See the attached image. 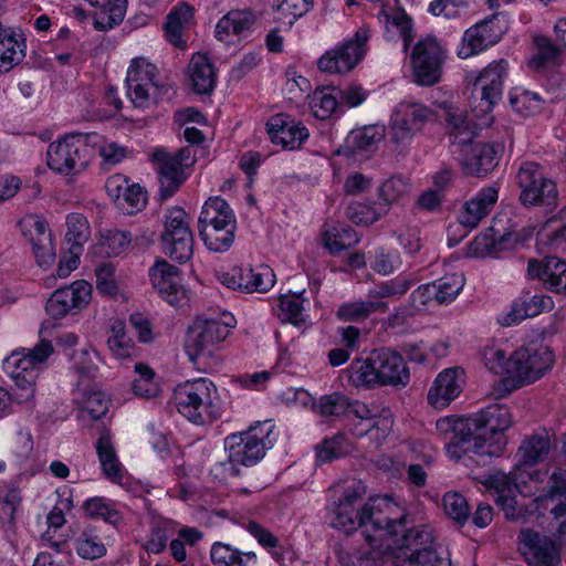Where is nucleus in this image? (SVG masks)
<instances>
[{"instance_id":"f257e3e1","label":"nucleus","mask_w":566,"mask_h":566,"mask_svg":"<svg viewBox=\"0 0 566 566\" xmlns=\"http://www.w3.org/2000/svg\"><path fill=\"white\" fill-rule=\"evenodd\" d=\"M512 424L506 406L491 405L470 416L441 418L436 428L448 441L447 454L459 461L467 453L488 459L500 457L507 446L505 432Z\"/></svg>"},{"instance_id":"f03ea898","label":"nucleus","mask_w":566,"mask_h":566,"mask_svg":"<svg viewBox=\"0 0 566 566\" xmlns=\"http://www.w3.org/2000/svg\"><path fill=\"white\" fill-rule=\"evenodd\" d=\"M334 501L329 507L331 526L345 534L361 528V534L373 549L382 546L384 536L397 533L401 521H392L382 506H388L379 499H369L359 510L366 486L358 480H346L332 488Z\"/></svg>"},{"instance_id":"7ed1b4c3","label":"nucleus","mask_w":566,"mask_h":566,"mask_svg":"<svg viewBox=\"0 0 566 566\" xmlns=\"http://www.w3.org/2000/svg\"><path fill=\"white\" fill-rule=\"evenodd\" d=\"M350 384L357 388H405L410 370L403 356L389 347L374 349L365 358H355L345 370Z\"/></svg>"},{"instance_id":"20e7f679","label":"nucleus","mask_w":566,"mask_h":566,"mask_svg":"<svg viewBox=\"0 0 566 566\" xmlns=\"http://www.w3.org/2000/svg\"><path fill=\"white\" fill-rule=\"evenodd\" d=\"M171 399L178 412L196 424L213 422L221 416L218 389L208 378L177 385Z\"/></svg>"},{"instance_id":"39448f33","label":"nucleus","mask_w":566,"mask_h":566,"mask_svg":"<svg viewBox=\"0 0 566 566\" xmlns=\"http://www.w3.org/2000/svg\"><path fill=\"white\" fill-rule=\"evenodd\" d=\"M99 142L101 135L97 133L65 135L49 145L48 166L60 175H78L87 168L92 159L90 145H97Z\"/></svg>"},{"instance_id":"423d86ee","label":"nucleus","mask_w":566,"mask_h":566,"mask_svg":"<svg viewBox=\"0 0 566 566\" xmlns=\"http://www.w3.org/2000/svg\"><path fill=\"white\" fill-rule=\"evenodd\" d=\"M53 352L51 342L41 339L32 349L13 352L3 360V369L21 390V400H30L34 395V385L39 376V366Z\"/></svg>"},{"instance_id":"0eeeda50","label":"nucleus","mask_w":566,"mask_h":566,"mask_svg":"<svg viewBox=\"0 0 566 566\" xmlns=\"http://www.w3.org/2000/svg\"><path fill=\"white\" fill-rule=\"evenodd\" d=\"M273 428L271 421H265L250 427L247 431L231 433L224 439V450L241 465H254L264 458L266 450L272 448L270 434Z\"/></svg>"},{"instance_id":"6e6552de","label":"nucleus","mask_w":566,"mask_h":566,"mask_svg":"<svg viewBox=\"0 0 566 566\" xmlns=\"http://www.w3.org/2000/svg\"><path fill=\"white\" fill-rule=\"evenodd\" d=\"M554 354L545 345L531 343L512 353L510 384L521 388L544 376L553 367Z\"/></svg>"},{"instance_id":"1a4fd4ad","label":"nucleus","mask_w":566,"mask_h":566,"mask_svg":"<svg viewBox=\"0 0 566 566\" xmlns=\"http://www.w3.org/2000/svg\"><path fill=\"white\" fill-rule=\"evenodd\" d=\"M523 206H541L553 209L557 206L558 192L553 180L545 177L542 167L533 161L523 163L516 174Z\"/></svg>"},{"instance_id":"9d476101","label":"nucleus","mask_w":566,"mask_h":566,"mask_svg":"<svg viewBox=\"0 0 566 566\" xmlns=\"http://www.w3.org/2000/svg\"><path fill=\"white\" fill-rule=\"evenodd\" d=\"M370 31L359 28L355 35L343 44L326 51L317 61L318 70L329 74L352 71L364 57Z\"/></svg>"},{"instance_id":"9b49d317","label":"nucleus","mask_w":566,"mask_h":566,"mask_svg":"<svg viewBox=\"0 0 566 566\" xmlns=\"http://www.w3.org/2000/svg\"><path fill=\"white\" fill-rule=\"evenodd\" d=\"M436 112L427 105L406 98L398 103L390 120V134L395 143H405L422 132L424 125L434 120Z\"/></svg>"},{"instance_id":"f8f14e48","label":"nucleus","mask_w":566,"mask_h":566,"mask_svg":"<svg viewBox=\"0 0 566 566\" xmlns=\"http://www.w3.org/2000/svg\"><path fill=\"white\" fill-rule=\"evenodd\" d=\"M234 326V317L227 315L226 319L199 318L190 327L187 338V349L191 360L200 356H210L212 349L223 342L230 328Z\"/></svg>"},{"instance_id":"ddd939ff","label":"nucleus","mask_w":566,"mask_h":566,"mask_svg":"<svg viewBox=\"0 0 566 566\" xmlns=\"http://www.w3.org/2000/svg\"><path fill=\"white\" fill-rule=\"evenodd\" d=\"M127 96L136 107H147L159 93L158 69L145 57L132 60L126 75Z\"/></svg>"},{"instance_id":"4468645a","label":"nucleus","mask_w":566,"mask_h":566,"mask_svg":"<svg viewBox=\"0 0 566 566\" xmlns=\"http://www.w3.org/2000/svg\"><path fill=\"white\" fill-rule=\"evenodd\" d=\"M507 30V18L502 13L492 14L464 32L458 55L461 59H467L484 51L496 44Z\"/></svg>"},{"instance_id":"2eb2a0df","label":"nucleus","mask_w":566,"mask_h":566,"mask_svg":"<svg viewBox=\"0 0 566 566\" xmlns=\"http://www.w3.org/2000/svg\"><path fill=\"white\" fill-rule=\"evenodd\" d=\"M507 74V61L491 62L473 84V97L480 99L479 106L473 105L476 116L491 113L493 106L501 99L503 83Z\"/></svg>"},{"instance_id":"dca6fc26","label":"nucleus","mask_w":566,"mask_h":566,"mask_svg":"<svg viewBox=\"0 0 566 566\" xmlns=\"http://www.w3.org/2000/svg\"><path fill=\"white\" fill-rule=\"evenodd\" d=\"M444 51L434 38L420 40L411 53L415 80L419 85L431 86L441 77Z\"/></svg>"},{"instance_id":"f3484780","label":"nucleus","mask_w":566,"mask_h":566,"mask_svg":"<svg viewBox=\"0 0 566 566\" xmlns=\"http://www.w3.org/2000/svg\"><path fill=\"white\" fill-rule=\"evenodd\" d=\"M518 539V549L530 566H558L560 564L559 549L549 536L533 530H523Z\"/></svg>"},{"instance_id":"a211bd4d","label":"nucleus","mask_w":566,"mask_h":566,"mask_svg":"<svg viewBox=\"0 0 566 566\" xmlns=\"http://www.w3.org/2000/svg\"><path fill=\"white\" fill-rule=\"evenodd\" d=\"M19 227L30 241L38 264L42 268L53 264L55 251L46 220L39 214H27L19 221Z\"/></svg>"},{"instance_id":"6ab92c4d","label":"nucleus","mask_w":566,"mask_h":566,"mask_svg":"<svg viewBox=\"0 0 566 566\" xmlns=\"http://www.w3.org/2000/svg\"><path fill=\"white\" fill-rule=\"evenodd\" d=\"M92 286L86 281H75L70 286H64L51 295L45 310L53 318H61L69 314H75L84 308L91 301Z\"/></svg>"},{"instance_id":"aec40b11","label":"nucleus","mask_w":566,"mask_h":566,"mask_svg":"<svg viewBox=\"0 0 566 566\" xmlns=\"http://www.w3.org/2000/svg\"><path fill=\"white\" fill-rule=\"evenodd\" d=\"M392 521H401V526L397 527V533L387 534L384 541L390 536H397L401 533L399 542L400 557L403 560L413 558L418 553L437 551L434 546L433 531L429 525H417L406 528V517L391 518Z\"/></svg>"},{"instance_id":"412c9836","label":"nucleus","mask_w":566,"mask_h":566,"mask_svg":"<svg viewBox=\"0 0 566 566\" xmlns=\"http://www.w3.org/2000/svg\"><path fill=\"white\" fill-rule=\"evenodd\" d=\"M271 142L283 149L295 150L308 138V129L287 114H276L266 123Z\"/></svg>"},{"instance_id":"4be33fe9","label":"nucleus","mask_w":566,"mask_h":566,"mask_svg":"<svg viewBox=\"0 0 566 566\" xmlns=\"http://www.w3.org/2000/svg\"><path fill=\"white\" fill-rule=\"evenodd\" d=\"M159 181V198L166 200L174 196L186 180L185 169L171 157V153L159 147L151 155Z\"/></svg>"},{"instance_id":"5701e85b","label":"nucleus","mask_w":566,"mask_h":566,"mask_svg":"<svg viewBox=\"0 0 566 566\" xmlns=\"http://www.w3.org/2000/svg\"><path fill=\"white\" fill-rule=\"evenodd\" d=\"M503 151L501 144H475L464 147L461 166L465 174L484 177L493 170Z\"/></svg>"},{"instance_id":"b1692460","label":"nucleus","mask_w":566,"mask_h":566,"mask_svg":"<svg viewBox=\"0 0 566 566\" xmlns=\"http://www.w3.org/2000/svg\"><path fill=\"white\" fill-rule=\"evenodd\" d=\"M527 275L541 281L552 292H566V262L557 256H546L542 261L531 259Z\"/></svg>"},{"instance_id":"393cba45","label":"nucleus","mask_w":566,"mask_h":566,"mask_svg":"<svg viewBox=\"0 0 566 566\" xmlns=\"http://www.w3.org/2000/svg\"><path fill=\"white\" fill-rule=\"evenodd\" d=\"M464 371L460 367L441 371L428 391V402L434 408H444L462 391Z\"/></svg>"},{"instance_id":"a878e982","label":"nucleus","mask_w":566,"mask_h":566,"mask_svg":"<svg viewBox=\"0 0 566 566\" xmlns=\"http://www.w3.org/2000/svg\"><path fill=\"white\" fill-rule=\"evenodd\" d=\"M552 448V438L546 430L527 436L517 449L515 469L522 470V468L534 467L544 462L548 458Z\"/></svg>"},{"instance_id":"bb28decb","label":"nucleus","mask_w":566,"mask_h":566,"mask_svg":"<svg viewBox=\"0 0 566 566\" xmlns=\"http://www.w3.org/2000/svg\"><path fill=\"white\" fill-rule=\"evenodd\" d=\"M499 198L495 187H485L478 191L470 200L465 201L459 222L469 229H474L492 211Z\"/></svg>"},{"instance_id":"cd10ccee","label":"nucleus","mask_w":566,"mask_h":566,"mask_svg":"<svg viewBox=\"0 0 566 566\" xmlns=\"http://www.w3.org/2000/svg\"><path fill=\"white\" fill-rule=\"evenodd\" d=\"M553 307L554 302L548 295H525L513 304L510 312L499 318V323L503 326L516 325L525 318L535 317L544 312H549Z\"/></svg>"},{"instance_id":"c85d7f7f","label":"nucleus","mask_w":566,"mask_h":566,"mask_svg":"<svg viewBox=\"0 0 566 566\" xmlns=\"http://www.w3.org/2000/svg\"><path fill=\"white\" fill-rule=\"evenodd\" d=\"M148 274L154 289L161 297L169 304H175L181 290L178 268L164 259H157L155 264L149 268Z\"/></svg>"},{"instance_id":"c756f323","label":"nucleus","mask_w":566,"mask_h":566,"mask_svg":"<svg viewBox=\"0 0 566 566\" xmlns=\"http://www.w3.org/2000/svg\"><path fill=\"white\" fill-rule=\"evenodd\" d=\"M95 450L104 475L112 482L119 483L124 476L109 429H103L95 442Z\"/></svg>"},{"instance_id":"7c9ffc66","label":"nucleus","mask_w":566,"mask_h":566,"mask_svg":"<svg viewBox=\"0 0 566 566\" xmlns=\"http://www.w3.org/2000/svg\"><path fill=\"white\" fill-rule=\"evenodd\" d=\"M258 14L252 9H235L223 15L216 25V38L229 42L231 35H240L253 29Z\"/></svg>"},{"instance_id":"2f4dec72","label":"nucleus","mask_w":566,"mask_h":566,"mask_svg":"<svg viewBox=\"0 0 566 566\" xmlns=\"http://www.w3.org/2000/svg\"><path fill=\"white\" fill-rule=\"evenodd\" d=\"M151 241V238L145 235L142 239L136 237L135 240H133L130 232L112 229L101 234L96 244V252L102 256L113 258L125 251L132 242H134V244L148 245Z\"/></svg>"},{"instance_id":"473e14b6","label":"nucleus","mask_w":566,"mask_h":566,"mask_svg":"<svg viewBox=\"0 0 566 566\" xmlns=\"http://www.w3.org/2000/svg\"><path fill=\"white\" fill-rule=\"evenodd\" d=\"M192 88L198 94H211L217 83L216 70L208 56L195 54L189 63Z\"/></svg>"},{"instance_id":"72a5a7b5","label":"nucleus","mask_w":566,"mask_h":566,"mask_svg":"<svg viewBox=\"0 0 566 566\" xmlns=\"http://www.w3.org/2000/svg\"><path fill=\"white\" fill-rule=\"evenodd\" d=\"M92 7L98 9L94 15L97 30L106 31L119 24L126 12V0H86Z\"/></svg>"},{"instance_id":"f704fd0d","label":"nucleus","mask_w":566,"mask_h":566,"mask_svg":"<svg viewBox=\"0 0 566 566\" xmlns=\"http://www.w3.org/2000/svg\"><path fill=\"white\" fill-rule=\"evenodd\" d=\"M388 311V302L368 298L339 305L336 311V317L344 322H361L374 313H387Z\"/></svg>"},{"instance_id":"c9c22d12","label":"nucleus","mask_w":566,"mask_h":566,"mask_svg":"<svg viewBox=\"0 0 566 566\" xmlns=\"http://www.w3.org/2000/svg\"><path fill=\"white\" fill-rule=\"evenodd\" d=\"M210 558L220 566H256L258 557L254 552H242L229 544L217 542L210 551Z\"/></svg>"},{"instance_id":"e433bc0d","label":"nucleus","mask_w":566,"mask_h":566,"mask_svg":"<svg viewBox=\"0 0 566 566\" xmlns=\"http://www.w3.org/2000/svg\"><path fill=\"white\" fill-rule=\"evenodd\" d=\"M198 222V227H212L237 223V220L228 202L220 197H213L205 202Z\"/></svg>"},{"instance_id":"4c0bfd02","label":"nucleus","mask_w":566,"mask_h":566,"mask_svg":"<svg viewBox=\"0 0 566 566\" xmlns=\"http://www.w3.org/2000/svg\"><path fill=\"white\" fill-rule=\"evenodd\" d=\"M452 144L467 147L476 135V125L462 111H449L446 117Z\"/></svg>"},{"instance_id":"58836bf2","label":"nucleus","mask_w":566,"mask_h":566,"mask_svg":"<svg viewBox=\"0 0 566 566\" xmlns=\"http://www.w3.org/2000/svg\"><path fill=\"white\" fill-rule=\"evenodd\" d=\"M510 233H499L493 228L486 229L483 233L475 237L471 243V254L476 258L497 256L505 250L510 240Z\"/></svg>"},{"instance_id":"ea45409f","label":"nucleus","mask_w":566,"mask_h":566,"mask_svg":"<svg viewBox=\"0 0 566 566\" xmlns=\"http://www.w3.org/2000/svg\"><path fill=\"white\" fill-rule=\"evenodd\" d=\"M313 4L314 0H273L274 21L289 30L297 19L313 8Z\"/></svg>"},{"instance_id":"a19ab883","label":"nucleus","mask_w":566,"mask_h":566,"mask_svg":"<svg viewBox=\"0 0 566 566\" xmlns=\"http://www.w3.org/2000/svg\"><path fill=\"white\" fill-rule=\"evenodd\" d=\"M198 229L203 243L210 251L224 252L234 241L237 223L198 227Z\"/></svg>"},{"instance_id":"79ce46f5","label":"nucleus","mask_w":566,"mask_h":566,"mask_svg":"<svg viewBox=\"0 0 566 566\" xmlns=\"http://www.w3.org/2000/svg\"><path fill=\"white\" fill-rule=\"evenodd\" d=\"M242 273V291L247 293L268 292L275 283V274L268 265L256 269L240 266Z\"/></svg>"},{"instance_id":"37998d69","label":"nucleus","mask_w":566,"mask_h":566,"mask_svg":"<svg viewBox=\"0 0 566 566\" xmlns=\"http://www.w3.org/2000/svg\"><path fill=\"white\" fill-rule=\"evenodd\" d=\"M192 17L191 8L187 4L175 8L166 18L164 30L166 39L176 48H182L185 41L182 39V32L186 24L189 23Z\"/></svg>"},{"instance_id":"c03bdc74","label":"nucleus","mask_w":566,"mask_h":566,"mask_svg":"<svg viewBox=\"0 0 566 566\" xmlns=\"http://www.w3.org/2000/svg\"><path fill=\"white\" fill-rule=\"evenodd\" d=\"M413 284V280L405 276L380 281L368 290L367 297L371 301H384V298L398 300L405 295Z\"/></svg>"},{"instance_id":"a18cd8bd","label":"nucleus","mask_w":566,"mask_h":566,"mask_svg":"<svg viewBox=\"0 0 566 566\" xmlns=\"http://www.w3.org/2000/svg\"><path fill=\"white\" fill-rule=\"evenodd\" d=\"M193 237L190 228V217L181 207H172L165 216L161 240Z\"/></svg>"},{"instance_id":"49530a36","label":"nucleus","mask_w":566,"mask_h":566,"mask_svg":"<svg viewBox=\"0 0 566 566\" xmlns=\"http://www.w3.org/2000/svg\"><path fill=\"white\" fill-rule=\"evenodd\" d=\"M24 56L13 32L0 23V73L10 71Z\"/></svg>"},{"instance_id":"de8ad7c7","label":"nucleus","mask_w":566,"mask_h":566,"mask_svg":"<svg viewBox=\"0 0 566 566\" xmlns=\"http://www.w3.org/2000/svg\"><path fill=\"white\" fill-rule=\"evenodd\" d=\"M83 509L90 517L102 518L112 525H117L123 520V515L116 507V504L105 497L95 496L87 499L83 504Z\"/></svg>"},{"instance_id":"09e8293b","label":"nucleus","mask_w":566,"mask_h":566,"mask_svg":"<svg viewBox=\"0 0 566 566\" xmlns=\"http://www.w3.org/2000/svg\"><path fill=\"white\" fill-rule=\"evenodd\" d=\"M381 138V128L370 125L352 130L346 138V143L354 154H359L371 150Z\"/></svg>"},{"instance_id":"8fccbe9b","label":"nucleus","mask_w":566,"mask_h":566,"mask_svg":"<svg viewBox=\"0 0 566 566\" xmlns=\"http://www.w3.org/2000/svg\"><path fill=\"white\" fill-rule=\"evenodd\" d=\"M387 213L386 205L352 201L346 210L348 219L357 226H369Z\"/></svg>"},{"instance_id":"3c124183","label":"nucleus","mask_w":566,"mask_h":566,"mask_svg":"<svg viewBox=\"0 0 566 566\" xmlns=\"http://www.w3.org/2000/svg\"><path fill=\"white\" fill-rule=\"evenodd\" d=\"M482 358L485 367L491 373L504 376L505 380L510 382L512 354L507 356L506 352L499 345H488L483 349Z\"/></svg>"},{"instance_id":"603ef678","label":"nucleus","mask_w":566,"mask_h":566,"mask_svg":"<svg viewBox=\"0 0 566 566\" xmlns=\"http://www.w3.org/2000/svg\"><path fill=\"white\" fill-rule=\"evenodd\" d=\"M438 294V304L452 303L465 284V277L462 273H450L432 281Z\"/></svg>"},{"instance_id":"864d4df0","label":"nucleus","mask_w":566,"mask_h":566,"mask_svg":"<svg viewBox=\"0 0 566 566\" xmlns=\"http://www.w3.org/2000/svg\"><path fill=\"white\" fill-rule=\"evenodd\" d=\"M356 231L349 226L335 227L325 233V245L332 254H338L343 250L359 242Z\"/></svg>"},{"instance_id":"5fc2aeb1","label":"nucleus","mask_w":566,"mask_h":566,"mask_svg":"<svg viewBox=\"0 0 566 566\" xmlns=\"http://www.w3.org/2000/svg\"><path fill=\"white\" fill-rule=\"evenodd\" d=\"M109 402L111 400L105 392L91 389L84 395L81 417L83 419L98 420L108 411Z\"/></svg>"},{"instance_id":"6e6d98bb","label":"nucleus","mask_w":566,"mask_h":566,"mask_svg":"<svg viewBox=\"0 0 566 566\" xmlns=\"http://www.w3.org/2000/svg\"><path fill=\"white\" fill-rule=\"evenodd\" d=\"M402 264L398 250L392 248L379 247L375 250L371 269L384 276L390 275Z\"/></svg>"},{"instance_id":"4d7b16f0","label":"nucleus","mask_w":566,"mask_h":566,"mask_svg":"<svg viewBox=\"0 0 566 566\" xmlns=\"http://www.w3.org/2000/svg\"><path fill=\"white\" fill-rule=\"evenodd\" d=\"M135 371L138 375L132 384V390L134 395L142 398L155 397L158 391V385L155 381V373L147 365L137 363L135 365Z\"/></svg>"},{"instance_id":"13d9d810","label":"nucleus","mask_w":566,"mask_h":566,"mask_svg":"<svg viewBox=\"0 0 566 566\" xmlns=\"http://www.w3.org/2000/svg\"><path fill=\"white\" fill-rule=\"evenodd\" d=\"M385 23L388 32L396 31L403 42V51L406 52L412 40V21L403 11H395L385 13Z\"/></svg>"},{"instance_id":"bf43d9fd","label":"nucleus","mask_w":566,"mask_h":566,"mask_svg":"<svg viewBox=\"0 0 566 566\" xmlns=\"http://www.w3.org/2000/svg\"><path fill=\"white\" fill-rule=\"evenodd\" d=\"M446 514L460 526L464 525L470 515V509L464 496L458 492H447L442 497Z\"/></svg>"},{"instance_id":"052dcab7","label":"nucleus","mask_w":566,"mask_h":566,"mask_svg":"<svg viewBox=\"0 0 566 566\" xmlns=\"http://www.w3.org/2000/svg\"><path fill=\"white\" fill-rule=\"evenodd\" d=\"M164 252L178 263L188 262L193 254V237L161 240Z\"/></svg>"},{"instance_id":"680f3d73","label":"nucleus","mask_w":566,"mask_h":566,"mask_svg":"<svg viewBox=\"0 0 566 566\" xmlns=\"http://www.w3.org/2000/svg\"><path fill=\"white\" fill-rule=\"evenodd\" d=\"M308 97L310 108L317 119L324 120L329 118L338 106L336 96L325 90L315 91Z\"/></svg>"},{"instance_id":"e2e57ef3","label":"nucleus","mask_w":566,"mask_h":566,"mask_svg":"<svg viewBox=\"0 0 566 566\" xmlns=\"http://www.w3.org/2000/svg\"><path fill=\"white\" fill-rule=\"evenodd\" d=\"M111 352L118 358H127L134 354V344L126 335L125 325L117 322L112 326V334L107 339Z\"/></svg>"},{"instance_id":"0e129e2a","label":"nucleus","mask_w":566,"mask_h":566,"mask_svg":"<svg viewBox=\"0 0 566 566\" xmlns=\"http://www.w3.org/2000/svg\"><path fill=\"white\" fill-rule=\"evenodd\" d=\"M409 193V184L402 177L394 176L387 179L379 187V196L382 199L381 205L389 206L402 200Z\"/></svg>"},{"instance_id":"69168bd1","label":"nucleus","mask_w":566,"mask_h":566,"mask_svg":"<svg viewBox=\"0 0 566 566\" xmlns=\"http://www.w3.org/2000/svg\"><path fill=\"white\" fill-rule=\"evenodd\" d=\"M281 321L300 325L305 322L303 316V298L301 294L283 295L279 302Z\"/></svg>"},{"instance_id":"338daca9","label":"nucleus","mask_w":566,"mask_h":566,"mask_svg":"<svg viewBox=\"0 0 566 566\" xmlns=\"http://www.w3.org/2000/svg\"><path fill=\"white\" fill-rule=\"evenodd\" d=\"M78 556L85 559L101 558L106 554V547L101 538L92 533L83 532L75 541Z\"/></svg>"},{"instance_id":"774afa93","label":"nucleus","mask_w":566,"mask_h":566,"mask_svg":"<svg viewBox=\"0 0 566 566\" xmlns=\"http://www.w3.org/2000/svg\"><path fill=\"white\" fill-rule=\"evenodd\" d=\"M65 240L71 245H78L83 250V243L88 238V223L86 219L78 213H71L66 217Z\"/></svg>"}]
</instances>
